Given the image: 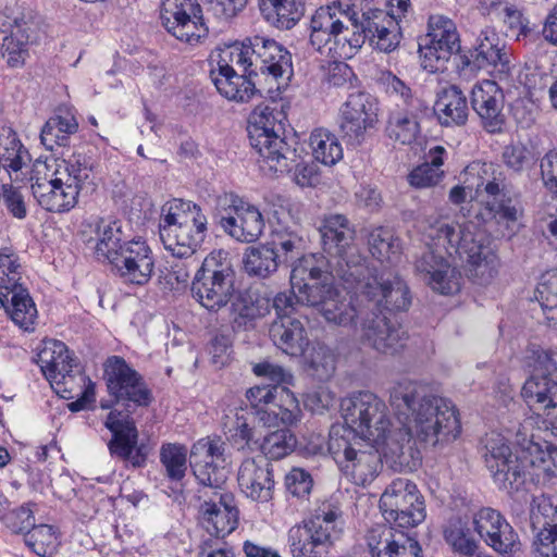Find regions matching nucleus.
Returning <instances> with one entry per match:
<instances>
[{
	"label": "nucleus",
	"mask_w": 557,
	"mask_h": 557,
	"mask_svg": "<svg viewBox=\"0 0 557 557\" xmlns=\"http://www.w3.org/2000/svg\"><path fill=\"white\" fill-rule=\"evenodd\" d=\"M309 146L314 160L323 165L332 166L343 159V148L337 136L326 128L313 129Z\"/></svg>",
	"instance_id": "8fccbe9b"
},
{
	"label": "nucleus",
	"mask_w": 557,
	"mask_h": 557,
	"mask_svg": "<svg viewBox=\"0 0 557 557\" xmlns=\"http://www.w3.org/2000/svg\"><path fill=\"white\" fill-rule=\"evenodd\" d=\"M36 40V26L33 22L15 20L10 34L2 40L1 51L7 63L12 66H21L27 55L28 47Z\"/></svg>",
	"instance_id": "c9c22d12"
},
{
	"label": "nucleus",
	"mask_w": 557,
	"mask_h": 557,
	"mask_svg": "<svg viewBox=\"0 0 557 557\" xmlns=\"http://www.w3.org/2000/svg\"><path fill=\"white\" fill-rule=\"evenodd\" d=\"M45 177L32 185L39 206L50 212H65L77 203L79 193L92 183V163L82 154L70 159L48 158Z\"/></svg>",
	"instance_id": "423d86ee"
},
{
	"label": "nucleus",
	"mask_w": 557,
	"mask_h": 557,
	"mask_svg": "<svg viewBox=\"0 0 557 557\" xmlns=\"http://www.w3.org/2000/svg\"><path fill=\"white\" fill-rule=\"evenodd\" d=\"M20 262L17 256L9 248L0 250V302L4 304L9 292L15 286H20L21 278Z\"/></svg>",
	"instance_id": "052dcab7"
},
{
	"label": "nucleus",
	"mask_w": 557,
	"mask_h": 557,
	"mask_svg": "<svg viewBox=\"0 0 557 557\" xmlns=\"http://www.w3.org/2000/svg\"><path fill=\"white\" fill-rule=\"evenodd\" d=\"M30 162V154L17 134L10 127L0 128V170L10 176L22 171Z\"/></svg>",
	"instance_id": "ea45409f"
},
{
	"label": "nucleus",
	"mask_w": 557,
	"mask_h": 557,
	"mask_svg": "<svg viewBox=\"0 0 557 557\" xmlns=\"http://www.w3.org/2000/svg\"><path fill=\"white\" fill-rule=\"evenodd\" d=\"M463 183L475 190L479 201L499 196L506 190V176L498 165L492 162L473 161L463 172Z\"/></svg>",
	"instance_id": "2f4dec72"
},
{
	"label": "nucleus",
	"mask_w": 557,
	"mask_h": 557,
	"mask_svg": "<svg viewBox=\"0 0 557 557\" xmlns=\"http://www.w3.org/2000/svg\"><path fill=\"white\" fill-rule=\"evenodd\" d=\"M1 202L13 218L24 220L27 216L28 206L22 188L8 183L2 184Z\"/></svg>",
	"instance_id": "774afa93"
},
{
	"label": "nucleus",
	"mask_w": 557,
	"mask_h": 557,
	"mask_svg": "<svg viewBox=\"0 0 557 557\" xmlns=\"http://www.w3.org/2000/svg\"><path fill=\"white\" fill-rule=\"evenodd\" d=\"M474 531L495 552L511 555L520 549L518 534L499 511L483 507L472 516Z\"/></svg>",
	"instance_id": "4be33fe9"
},
{
	"label": "nucleus",
	"mask_w": 557,
	"mask_h": 557,
	"mask_svg": "<svg viewBox=\"0 0 557 557\" xmlns=\"http://www.w3.org/2000/svg\"><path fill=\"white\" fill-rule=\"evenodd\" d=\"M444 539L451 549L465 556H473L476 550V542L472 537L466 521L460 518L448 520L443 530Z\"/></svg>",
	"instance_id": "5fc2aeb1"
},
{
	"label": "nucleus",
	"mask_w": 557,
	"mask_h": 557,
	"mask_svg": "<svg viewBox=\"0 0 557 557\" xmlns=\"http://www.w3.org/2000/svg\"><path fill=\"white\" fill-rule=\"evenodd\" d=\"M539 416L525 418L516 431L517 455H513L507 440L499 433L491 432L484 438V461L494 482L507 492L518 490L527 475L540 481L557 474V446L540 441L536 431Z\"/></svg>",
	"instance_id": "f03ea898"
},
{
	"label": "nucleus",
	"mask_w": 557,
	"mask_h": 557,
	"mask_svg": "<svg viewBox=\"0 0 557 557\" xmlns=\"http://www.w3.org/2000/svg\"><path fill=\"white\" fill-rule=\"evenodd\" d=\"M262 17L273 27L289 30L305 14V0H257Z\"/></svg>",
	"instance_id": "e433bc0d"
},
{
	"label": "nucleus",
	"mask_w": 557,
	"mask_h": 557,
	"mask_svg": "<svg viewBox=\"0 0 557 557\" xmlns=\"http://www.w3.org/2000/svg\"><path fill=\"white\" fill-rule=\"evenodd\" d=\"M418 107L395 109L389 112L385 134L395 144L411 145L421 133Z\"/></svg>",
	"instance_id": "4c0bfd02"
},
{
	"label": "nucleus",
	"mask_w": 557,
	"mask_h": 557,
	"mask_svg": "<svg viewBox=\"0 0 557 557\" xmlns=\"http://www.w3.org/2000/svg\"><path fill=\"white\" fill-rule=\"evenodd\" d=\"M37 363L51 387L63 398L72 397L74 359L66 345L57 339H47L37 354Z\"/></svg>",
	"instance_id": "6ab92c4d"
},
{
	"label": "nucleus",
	"mask_w": 557,
	"mask_h": 557,
	"mask_svg": "<svg viewBox=\"0 0 557 557\" xmlns=\"http://www.w3.org/2000/svg\"><path fill=\"white\" fill-rule=\"evenodd\" d=\"M159 18L169 34L191 46L202 42L209 33L198 0H163Z\"/></svg>",
	"instance_id": "ddd939ff"
},
{
	"label": "nucleus",
	"mask_w": 557,
	"mask_h": 557,
	"mask_svg": "<svg viewBox=\"0 0 557 557\" xmlns=\"http://www.w3.org/2000/svg\"><path fill=\"white\" fill-rule=\"evenodd\" d=\"M84 240L91 245L95 257L99 261H114L122 246V231L117 222L97 219L84 225L82 231Z\"/></svg>",
	"instance_id": "c756f323"
},
{
	"label": "nucleus",
	"mask_w": 557,
	"mask_h": 557,
	"mask_svg": "<svg viewBox=\"0 0 557 557\" xmlns=\"http://www.w3.org/2000/svg\"><path fill=\"white\" fill-rule=\"evenodd\" d=\"M445 148L435 146L425 156V162L414 168L408 175V182L416 188H429L437 185L443 176Z\"/></svg>",
	"instance_id": "de8ad7c7"
},
{
	"label": "nucleus",
	"mask_w": 557,
	"mask_h": 557,
	"mask_svg": "<svg viewBox=\"0 0 557 557\" xmlns=\"http://www.w3.org/2000/svg\"><path fill=\"white\" fill-rule=\"evenodd\" d=\"M319 270V262L315 260V255L312 253L301 256L293 265L290 272V286L292 294H294L297 302L320 308L330 297L337 295V287L334 284V275H324V278H322V285H318V288L306 292V287H308V285L305 283V278L307 280L312 275V272L318 273Z\"/></svg>",
	"instance_id": "b1692460"
},
{
	"label": "nucleus",
	"mask_w": 557,
	"mask_h": 557,
	"mask_svg": "<svg viewBox=\"0 0 557 557\" xmlns=\"http://www.w3.org/2000/svg\"><path fill=\"white\" fill-rule=\"evenodd\" d=\"M164 473L172 482H181L187 470V449L178 444H164L160 449Z\"/></svg>",
	"instance_id": "4d7b16f0"
},
{
	"label": "nucleus",
	"mask_w": 557,
	"mask_h": 557,
	"mask_svg": "<svg viewBox=\"0 0 557 557\" xmlns=\"http://www.w3.org/2000/svg\"><path fill=\"white\" fill-rule=\"evenodd\" d=\"M25 543L40 557L52 556L60 545L59 534L52 525H33L25 536Z\"/></svg>",
	"instance_id": "bf43d9fd"
},
{
	"label": "nucleus",
	"mask_w": 557,
	"mask_h": 557,
	"mask_svg": "<svg viewBox=\"0 0 557 557\" xmlns=\"http://www.w3.org/2000/svg\"><path fill=\"white\" fill-rule=\"evenodd\" d=\"M218 203L226 215L221 216V226L233 238L243 243L256 242L264 228L260 210L235 194H224Z\"/></svg>",
	"instance_id": "4468645a"
},
{
	"label": "nucleus",
	"mask_w": 557,
	"mask_h": 557,
	"mask_svg": "<svg viewBox=\"0 0 557 557\" xmlns=\"http://www.w3.org/2000/svg\"><path fill=\"white\" fill-rule=\"evenodd\" d=\"M273 344L286 355L301 356L309 345V338L302 322L296 318L282 317L270 326Z\"/></svg>",
	"instance_id": "473e14b6"
},
{
	"label": "nucleus",
	"mask_w": 557,
	"mask_h": 557,
	"mask_svg": "<svg viewBox=\"0 0 557 557\" xmlns=\"http://www.w3.org/2000/svg\"><path fill=\"white\" fill-rule=\"evenodd\" d=\"M354 8L333 2L330 5L320 7L310 20V44L321 54L325 51L336 34L342 29L343 23L351 25Z\"/></svg>",
	"instance_id": "cd10ccee"
},
{
	"label": "nucleus",
	"mask_w": 557,
	"mask_h": 557,
	"mask_svg": "<svg viewBox=\"0 0 557 557\" xmlns=\"http://www.w3.org/2000/svg\"><path fill=\"white\" fill-rule=\"evenodd\" d=\"M251 48L252 45L250 44L249 38L247 42H243L242 45H233L220 49L212 58V61L215 62L216 65L212 67L210 73H231L237 72V69H239L244 73L249 74L250 70H253V55H251Z\"/></svg>",
	"instance_id": "c03bdc74"
},
{
	"label": "nucleus",
	"mask_w": 557,
	"mask_h": 557,
	"mask_svg": "<svg viewBox=\"0 0 557 557\" xmlns=\"http://www.w3.org/2000/svg\"><path fill=\"white\" fill-rule=\"evenodd\" d=\"M480 202L488 211L491 219L499 226L503 236L510 238L518 232L522 210L512 205L511 199L507 197V189L495 198H485Z\"/></svg>",
	"instance_id": "58836bf2"
},
{
	"label": "nucleus",
	"mask_w": 557,
	"mask_h": 557,
	"mask_svg": "<svg viewBox=\"0 0 557 557\" xmlns=\"http://www.w3.org/2000/svg\"><path fill=\"white\" fill-rule=\"evenodd\" d=\"M200 519L207 532L216 537L232 533L238 523V510L231 494L223 492V486L212 488L208 497H202Z\"/></svg>",
	"instance_id": "393cba45"
},
{
	"label": "nucleus",
	"mask_w": 557,
	"mask_h": 557,
	"mask_svg": "<svg viewBox=\"0 0 557 557\" xmlns=\"http://www.w3.org/2000/svg\"><path fill=\"white\" fill-rule=\"evenodd\" d=\"M421 66L429 73L443 72L453 53L441 47L422 41L419 44Z\"/></svg>",
	"instance_id": "69168bd1"
},
{
	"label": "nucleus",
	"mask_w": 557,
	"mask_h": 557,
	"mask_svg": "<svg viewBox=\"0 0 557 557\" xmlns=\"http://www.w3.org/2000/svg\"><path fill=\"white\" fill-rule=\"evenodd\" d=\"M370 252L376 259L383 261L391 259L399 252V240L394 237L391 230L385 227H376L369 235Z\"/></svg>",
	"instance_id": "e2e57ef3"
},
{
	"label": "nucleus",
	"mask_w": 557,
	"mask_h": 557,
	"mask_svg": "<svg viewBox=\"0 0 557 557\" xmlns=\"http://www.w3.org/2000/svg\"><path fill=\"white\" fill-rule=\"evenodd\" d=\"M270 298L257 290L247 289L237 295L232 301L234 322L238 325L247 324L265 317L270 312Z\"/></svg>",
	"instance_id": "a18cd8bd"
},
{
	"label": "nucleus",
	"mask_w": 557,
	"mask_h": 557,
	"mask_svg": "<svg viewBox=\"0 0 557 557\" xmlns=\"http://www.w3.org/2000/svg\"><path fill=\"white\" fill-rule=\"evenodd\" d=\"M104 379L109 394L116 403L126 401V411L112 410L106 426L112 432L110 453L134 467H140L144 456L137 448L138 432L131 414L136 407H148L152 400L151 389L143 376L122 357L112 356L104 363Z\"/></svg>",
	"instance_id": "20e7f679"
},
{
	"label": "nucleus",
	"mask_w": 557,
	"mask_h": 557,
	"mask_svg": "<svg viewBox=\"0 0 557 557\" xmlns=\"http://www.w3.org/2000/svg\"><path fill=\"white\" fill-rule=\"evenodd\" d=\"M387 308L372 309L362 318L359 326L360 337L374 350L384 355L399 352L406 344V332L393 323L383 311Z\"/></svg>",
	"instance_id": "aec40b11"
},
{
	"label": "nucleus",
	"mask_w": 557,
	"mask_h": 557,
	"mask_svg": "<svg viewBox=\"0 0 557 557\" xmlns=\"http://www.w3.org/2000/svg\"><path fill=\"white\" fill-rule=\"evenodd\" d=\"M224 422L225 434L231 443L238 449H250L252 445H257L262 437L259 426V411H248L239 409L234 418H228Z\"/></svg>",
	"instance_id": "72a5a7b5"
},
{
	"label": "nucleus",
	"mask_w": 557,
	"mask_h": 557,
	"mask_svg": "<svg viewBox=\"0 0 557 557\" xmlns=\"http://www.w3.org/2000/svg\"><path fill=\"white\" fill-rule=\"evenodd\" d=\"M349 438V432L331 430L329 450L342 473L354 484H371L383 468V447Z\"/></svg>",
	"instance_id": "9d476101"
},
{
	"label": "nucleus",
	"mask_w": 557,
	"mask_h": 557,
	"mask_svg": "<svg viewBox=\"0 0 557 557\" xmlns=\"http://www.w3.org/2000/svg\"><path fill=\"white\" fill-rule=\"evenodd\" d=\"M226 255L222 250L208 255L191 285L195 299L212 312L220 311L234 297L235 273Z\"/></svg>",
	"instance_id": "9b49d317"
},
{
	"label": "nucleus",
	"mask_w": 557,
	"mask_h": 557,
	"mask_svg": "<svg viewBox=\"0 0 557 557\" xmlns=\"http://www.w3.org/2000/svg\"><path fill=\"white\" fill-rule=\"evenodd\" d=\"M521 396L534 411L546 409L557 401V379L545 375H531L523 384Z\"/></svg>",
	"instance_id": "49530a36"
},
{
	"label": "nucleus",
	"mask_w": 557,
	"mask_h": 557,
	"mask_svg": "<svg viewBox=\"0 0 557 557\" xmlns=\"http://www.w3.org/2000/svg\"><path fill=\"white\" fill-rule=\"evenodd\" d=\"M435 112L444 125L465 124L468 119L467 98L457 86H449L438 95Z\"/></svg>",
	"instance_id": "37998d69"
},
{
	"label": "nucleus",
	"mask_w": 557,
	"mask_h": 557,
	"mask_svg": "<svg viewBox=\"0 0 557 557\" xmlns=\"http://www.w3.org/2000/svg\"><path fill=\"white\" fill-rule=\"evenodd\" d=\"M297 445L294 433L288 429H281L269 433L260 444L261 456L269 459H282L289 455Z\"/></svg>",
	"instance_id": "13d9d810"
},
{
	"label": "nucleus",
	"mask_w": 557,
	"mask_h": 557,
	"mask_svg": "<svg viewBox=\"0 0 557 557\" xmlns=\"http://www.w3.org/2000/svg\"><path fill=\"white\" fill-rule=\"evenodd\" d=\"M377 102L370 94L358 91L348 96L341 108L339 127L349 143L360 144L377 123Z\"/></svg>",
	"instance_id": "412c9836"
},
{
	"label": "nucleus",
	"mask_w": 557,
	"mask_h": 557,
	"mask_svg": "<svg viewBox=\"0 0 557 557\" xmlns=\"http://www.w3.org/2000/svg\"><path fill=\"white\" fill-rule=\"evenodd\" d=\"M78 131V122L74 114L66 112L64 115L51 116L42 126L40 141L48 150L55 147H65L70 136Z\"/></svg>",
	"instance_id": "09e8293b"
},
{
	"label": "nucleus",
	"mask_w": 557,
	"mask_h": 557,
	"mask_svg": "<svg viewBox=\"0 0 557 557\" xmlns=\"http://www.w3.org/2000/svg\"><path fill=\"white\" fill-rule=\"evenodd\" d=\"M9 297L1 304L12 321L24 331H33L37 308L26 288L22 285L8 289Z\"/></svg>",
	"instance_id": "79ce46f5"
},
{
	"label": "nucleus",
	"mask_w": 557,
	"mask_h": 557,
	"mask_svg": "<svg viewBox=\"0 0 557 557\" xmlns=\"http://www.w3.org/2000/svg\"><path fill=\"white\" fill-rule=\"evenodd\" d=\"M252 45L253 70L249 75L259 71L275 81H288L293 74L292 55L289 51L274 39L255 36L250 38Z\"/></svg>",
	"instance_id": "a878e982"
},
{
	"label": "nucleus",
	"mask_w": 557,
	"mask_h": 557,
	"mask_svg": "<svg viewBox=\"0 0 557 557\" xmlns=\"http://www.w3.org/2000/svg\"><path fill=\"white\" fill-rule=\"evenodd\" d=\"M193 456L211 458L213 469L220 468L224 471L226 465L225 444L220 438H201L193 445Z\"/></svg>",
	"instance_id": "338daca9"
},
{
	"label": "nucleus",
	"mask_w": 557,
	"mask_h": 557,
	"mask_svg": "<svg viewBox=\"0 0 557 557\" xmlns=\"http://www.w3.org/2000/svg\"><path fill=\"white\" fill-rule=\"evenodd\" d=\"M348 264V270L336 271V274L351 289L354 296L346 301L341 290L330 297L320 308L324 319L338 326L359 329L366 313L381 307L389 310H407L411 299L407 284L394 273L372 274L367 265Z\"/></svg>",
	"instance_id": "7ed1b4c3"
},
{
	"label": "nucleus",
	"mask_w": 557,
	"mask_h": 557,
	"mask_svg": "<svg viewBox=\"0 0 557 557\" xmlns=\"http://www.w3.org/2000/svg\"><path fill=\"white\" fill-rule=\"evenodd\" d=\"M343 527L341 509L323 503L304 525L296 524L289 529L288 543L293 557H323L341 537Z\"/></svg>",
	"instance_id": "1a4fd4ad"
},
{
	"label": "nucleus",
	"mask_w": 557,
	"mask_h": 557,
	"mask_svg": "<svg viewBox=\"0 0 557 557\" xmlns=\"http://www.w3.org/2000/svg\"><path fill=\"white\" fill-rule=\"evenodd\" d=\"M414 267L420 278L434 292L453 295L461 288L460 271L430 247L418 257Z\"/></svg>",
	"instance_id": "5701e85b"
},
{
	"label": "nucleus",
	"mask_w": 557,
	"mask_h": 557,
	"mask_svg": "<svg viewBox=\"0 0 557 557\" xmlns=\"http://www.w3.org/2000/svg\"><path fill=\"white\" fill-rule=\"evenodd\" d=\"M504 102L503 90L493 81L479 82L472 88V108L490 133L500 132L505 124Z\"/></svg>",
	"instance_id": "c85d7f7f"
},
{
	"label": "nucleus",
	"mask_w": 557,
	"mask_h": 557,
	"mask_svg": "<svg viewBox=\"0 0 557 557\" xmlns=\"http://www.w3.org/2000/svg\"><path fill=\"white\" fill-rule=\"evenodd\" d=\"M323 249L336 258V271L348 270V264L366 265L357 253L355 245L356 230L347 216L339 213L326 215L320 227Z\"/></svg>",
	"instance_id": "2eb2a0df"
},
{
	"label": "nucleus",
	"mask_w": 557,
	"mask_h": 557,
	"mask_svg": "<svg viewBox=\"0 0 557 557\" xmlns=\"http://www.w3.org/2000/svg\"><path fill=\"white\" fill-rule=\"evenodd\" d=\"M472 58L473 65L479 70L499 74H507L510 70V54L506 51L505 42L491 27L481 30Z\"/></svg>",
	"instance_id": "7c9ffc66"
},
{
	"label": "nucleus",
	"mask_w": 557,
	"mask_h": 557,
	"mask_svg": "<svg viewBox=\"0 0 557 557\" xmlns=\"http://www.w3.org/2000/svg\"><path fill=\"white\" fill-rule=\"evenodd\" d=\"M207 224V216L200 207L183 199H173L161 208L160 239L173 256L188 258L203 242Z\"/></svg>",
	"instance_id": "6e6552de"
},
{
	"label": "nucleus",
	"mask_w": 557,
	"mask_h": 557,
	"mask_svg": "<svg viewBox=\"0 0 557 557\" xmlns=\"http://www.w3.org/2000/svg\"><path fill=\"white\" fill-rule=\"evenodd\" d=\"M532 375L555 376L557 379V350H546L541 347H531L525 357Z\"/></svg>",
	"instance_id": "0e129e2a"
},
{
	"label": "nucleus",
	"mask_w": 557,
	"mask_h": 557,
	"mask_svg": "<svg viewBox=\"0 0 557 557\" xmlns=\"http://www.w3.org/2000/svg\"><path fill=\"white\" fill-rule=\"evenodd\" d=\"M380 509L387 524L395 530L409 529L425 518L423 497L417 485L406 478L393 480L380 498Z\"/></svg>",
	"instance_id": "f8f14e48"
},
{
	"label": "nucleus",
	"mask_w": 557,
	"mask_h": 557,
	"mask_svg": "<svg viewBox=\"0 0 557 557\" xmlns=\"http://www.w3.org/2000/svg\"><path fill=\"white\" fill-rule=\"evenodd\" d=\"M282 131L283 127L247 126L250 145L260 158V166L274 174L289 172L296 158V150L281 136Z\"/></svg>",
	"instance_id": "f3484780"
},
{
	"label": "nucleus",
	"mask_w": 557,
	"mask_h": 557,
	"mask_svg": "<svg viewBox=\"0 0 557 557\" xmlns=\"http://www.w3.org/2000/svg\"><path fill=\"white\" fill-rule=\"evenodd\" d=\"M250 76L244 72L211 74L218 91L226 99L240 103L250 101L259 92Z\"/></svg>",
	"instance_id": "a19ab883"
},
{
	"label": "nucleus",
	"mask_w": 557,
	"mask_h": 557,
	"mask_svg": "<svg viewBox=\"0 0 557 557\" xmlns=\"http://www.w3.org/2000/svg\"><path fill=\"white\" fill-rule=\"evenodd\" d=\"M190 466L198 482L202 485L199 490V497H208L212 488H220L225 482V472L220 468L213 469L211 458L193 456L190 453Z\"/></svg>",
	"instance_id": "6e6d98bb"
},
{
	"label": "nucleus",
	"mask_w": 557,
	"mask_h": 557,
	"mask_svg": "<svg viewBox=\"0 0 557 557\" xmlns=\"http://www.w3.org/2000/svg\"><path fill=\"white\" fill-rule=\"evenodd\" d=\"M354 16L351 27L362 36V45L368 39L371 45L382 52H391L400 42V26L394 17L384 10L361 8L357 11L356 3H352Z\"/></svg>",
	"instance_id": "dca6fc26"
},
{
	"label": "nucleus",
	"mask_w": 557,
	"mask_h": 557,
	"mask_svg": "<svg viewBox=\"0 0 557 557\" xmlns=\"http://www.w3.org/2000/svg\"><path fill=\"white\" fill-rule=\"evenodd\" d=\"M306 240L294 231H276L272 248L278 253L280 262H287L300 256L306 249Z\"/></svg>",
	"instance_id": "680f3d73"
},
{
	"label": "nucleus",
	"mask_w": 557,
	"mask_h": 557,
	"mask_svg": "<svg viewBox=\"0 0 557 557\" xmlns=\"http://www.w3.org/2000/svg\"><path fill=\"white\" fill-rule=\"evenodd\" d=\"M154 262L152 249L145 239L138 237L123 242L111 264L124 283L144 286L153 275Z\"/></svg>",
	"instance_id": "a211bd4d"
},
{
	"label": "nucleus",
	"mask_w": 557,
	"mask_h": 557,
	"mask_svg": "<svg viewBox=\"0 0 557 557\" xmlns=\"http://www.w3.org/2000/svg\"><path fill=\"white\" fill-rule=\"evenodd\" d=\"M237 482L240 491L255 502L268 503L273 497L272 465L264 456L245 458L237 471Z\"/></svg>",
	"instance_id": "bb28decb"
},
{
	"label": "nucleus",
	"mask_w": 557,
	"mask_h": 557,
	"mask_svg": "<svg viewBox=\"0 0 557 557\" xmlns=\"http://www.w3.org/2000/svg\"><path fill=\"white\" fill-rule=\"evenodd\" d=\"M345 428H332L349 432V438H359L383 447L384 459L393 442H398V430L392 424L389 410L385 401L370 391L352 394L341 403Z\"/></svg>",
	"instance_id": "0eeeda50"
},
{
	"label": "nucleus",
	"mask_w": 557,
	"mask_h": 557,
	"mask_svg": "<svg viewBox=\"0 0 557 557\" xmlns=\"http://www.w3.org/2000/svg\"><path fill=\"white\" fill-rule=\"evenodd\" d=\"M278 253L269 245L249 247L244 257V267L249 275L268 277L277 270Z\"/></svg>",
	"instance_id": "603ef678"
},
{
	"label": "nucleus",
	"mask_w": 557,
	"mask_h": 557,
	"mask_svg": "<svg viewBox=\"0 0 557 557\" xmlns=\"http://www.w3.org/2000/svg\"><path fill=\"white\" fill-rule=\"evenodd\" d=\"M428 223L426 236L435 246L466 258L468 275L475 284L486 285L496 277L499 258L491 238L475 223H448L432 218Z\"/></svg>",
	"instance_id": "39448f33"
},
{
	"label": "nucleus",
	"mask_w": 557,
	"mask_h": 557,
	"mask_svg": "<svg viewBox=\"0 0 557 557\" xmlns=\"http://www.w3.org/2000/svg\"><path fill=\"white\" fill-rule=\"evenodd\" d=\"M388 403L405 428L398 429V442L386 453V463L394 471H413L420 465V453L413 440L435 446L455 441L461 424L457 407L448 398L429 393L416 381L404 379L393 384Z\"/></svg>",
	"instance_id": "f257e3e1"
},
{
	"label": "nucleus",
	"mask_w": 557,
	"mask_h": 557,
	"mask_svg": "<svg viewBox=\"0 0 557 557\" xmlns=\"http://www.w3.org/2000/svg\"><path fill=\"white\" fill-rule=\"evenodd\" d=\"M362 36L357 28L351 27L349 23H343L342 29L336 34V38L326 47L324 55L337 59H350L362 47Z\"/></svg>",
	"instance_id": "864d4df0"
},
{
	"label": "nucleus",
	"mask_w": 557,
	"mask_h": 557,
	"mask_svg": "<svg viewBox=\"0 0 557 557\" xmlns=\"http://www.w3.org/2000/svg\"><path fill=\"white\" fill-rule=\"evenodd\" d=\"M428 26V34L422 41L446 49L453 54L459 50V36L451 20L443 15H432Z\"/></svg>",
	"instance_id": "3c124183"
},
{
	"label": "nucleus",
	"mask_w": 557,
	"mask_h": 557,
	"mask_svg": "<svg viewBox=\"0 0 557 557\" xmlns=\"http://www.w3.org/2000/svg\"><path fill=\"white\" fill-rule=\"evenodd\" d=\"M259 411V423L264 428L296 425L301 419L299 401L288 387L278 388L274 401L267 410Z\"/></svg>",
	"instance_id": "f704fd0d"
}]
</instances>
